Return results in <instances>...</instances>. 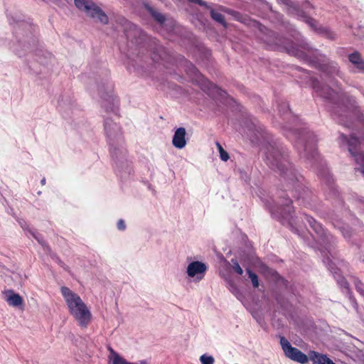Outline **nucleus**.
I'll use <instances>...</instances> for the list:
<instances>
[{
  "label": "nucleus",
  "instance_id": "obj_8",
  "mask_svg": "<svg viewBox=\"0 0 364 364\" xmlns=\"http://www.w3.org/2000/svg\"><path fill=\"white\" fill-rule=\"evenodd\" d=\"M124 35L128 40V62L127 66L129 70H137V61L141 60L139 56L141 49V45L144 40V35L141 30L135 24L129 21L125 22Z\"/></svg>",
  "mask_w": 364,
  "mask_h": 364
},
{
  "label": "nucleus",
  "instance_id": "obj_3",
  "mask_svg": "<svg viewBox=\"0 0 364 364\" xmlns=\"http://www.w3.org/2000/svg\"><path fill=\"white\" fill-rule=\"evenodd\" d=\"M274 44L277 48L285 49L289 55L311 64L329 77L334 76L342 77L343 74L338 63L329 60L318 50L311 48L303 37L298 38V42L294 43L277 36Z\"/></svg>",
  "mask_w": 364,
  "mask_h": 364
},
{
  "label": "nucleus",
  "instance_id": "obj_17",
  "mask_svg": "<svg viewBox=\"0 0 364 364\" xmlns=\"http://www.w3.org/2000/svg\"><path fill=\"white\" fill-rule=\"evenodd\" d=\"M110 355H109V364H148L145 360H139L134 363L127 362L124 358L121 357L112 348H109Z\"/></svg>",
  "mask_w": 364,
  "mask_h": 364
},
{
  "label": "nucleus",
  "instance_id": "obj_28",
  "mask_svg": "<svg viewBox=\"0 0 364 364\" xmlns=\"http://www.w3.org/2000/svg\"><path fill=\"white\" fill-rule=\"evenodd\" d=\"M216 146L220 153V157L221 160L223 161H227L229 159L228 153L224 150L222 145L219 142H216Z\"/></svg>",
  "mask_w": 364,
  "mask_h": 364
},
{
  "label": "nucleus",
  "instance_id": "obj_5",
  "mask_svg": "<svg viewBox=\"0 0 364 364\" xmlns=\"http://www.w3.org/2000/svg\"><path fill=\"white\" fill-rule=\"evenodd\" d=\"M285 134L289 140L294 142V146L302 157L310 161L312 160L314 164H318L322 166V169L318 171V176L325 181L329 193L336 195L337 191L333 184V179L328 168H323L322 160L317 152L316 148L317 140L314 134L306 128H304L302 130L289 129Z\"/></svg>",
  "mask_w": 364,
  "mask_h": 364
},
{
  "label": "nucleus",
  "instance_id": "obj_9",
  "mask_svg": "<svg viewBox=\"0 0 364 364\" xmlns=\"http://www.w3.org/2000/svg\"><path fill=\"white\" fill-rule=\"evenodd\" d=\"M35 26L31 22L20 21H17L16 28V43L13 44V50L19 56L23 54V51L31 50L37 43L35 35Z\"/></svg>",
  "mask_w": 364,
  "mask_h": 364
},
{
  "label": "nucleus",
  "instance_id": "obj_22",
  "mask_svg": "<svg viewBox=\"0 0 364 364\" xmlns=\"http://www.w3.org/2000/svg\"><path fill=\"white\" fill-rule=\"evenodd\" d=\"M331 220L333 225L341 230L344 237L347 239L350 238L351 235L348 234V227L346 228L341 222H340V220L337 218L336 215H332Z\"/></svg>",
  "mask_w": 364,
  "mask_h": 364
},
{
  "label": "nucleus",
  "instance_id": "obj_10",
  "mask_svg": "<svg viewBox=\"0 0 364 364\" xmlns=\"http://www.w3.org/2000/svg\"><path fill=\"white\" fill-rule=\"evenodd\" d=\"M277 1L287 6V13L289 14L304 21L311 28L318 31L319 33H324L326 38L330 39L335 38L336 35L333 32L328 31L326 28H317L316 21L308 16L306 13L300 9L298 3L294 2L291 0H277Z\"/></svg>",
  "mask_w": 364,
  "mask_h": 364
},
{
  "label": "nucleus",
  "instance_id": "obj_2",
  "mask_svg": "<svg viewBox=\"0 0 364 364\" xmlns=\"http://www.w3.org/2000/svg\"><path fill=\"white\" fill-rule=\"evenodd\" d=\"M266 164L271 168L279 171L286 191H291L292 196L304 205L309 204L308 198L311 192L303 183L299 175L289 161L286 149L277 141L269 143L264 152Z\"/></svg>",
  "mask_w": 364,
  "mask_h": 364
},
{
  "label": "nucleus",
  "instance_id": "obj_31",
  "mask_svg": "<svg viewBox=\"0 0 364 364\" xmlns=\"http://www.w3.org/2000/svg\"><path fill=\"white\" fill-rule=\"evenodd\" d=\"M200 361L202 364H214L215 359L212 355L203 354L200 357Z\"/></svg>",
  "mask_w": 364,
  "mask_h": 364
},
{
  "label": "nucleus",
  "instance_id": "obj_33",
  "mask_svg": "<svg viewBox=\"0 0 364 364\" xmlns=\"http://www.w3.org/2000/svg\"><path fill=\"white\" fill-rule=\"evenodd\" d=\"M18 222L20 226L23 229V230L27 231V234H28V230L31 229L28 228V225L27 224V223L23 219L18 220ZM27 235L29 236L28 235Z\"/></svg>",
  "mask_w": 364,
  "mask_h": 364
},
{
  "label": "nucleus",
  "instance_id": "obj_29",
  "mask_svg": "<svg viewBox=\"0 0 364 364\" xmlns=\"http://www.w3.org/2000/svg\"><path fill=\"white\" fill-rule=\"evenodd\" d=\"M355 287L363 296H364V284L358 278H353Z\"/></svg>",
  "mask_w": 364,
  "mask_h": 364
},
{
  "label": "nucleus",
  "instance_id": "obj_24",
  "mask_svg": "<svg viewBox=\"0 0 364 364\" xmlns=\"http://www.w3.org/2000/svg\"><path fill=\"white\" fill-rule=\"evenodd\" d=\"M28 234L29 235L34 237L38 241V242L40 245H41L44 248L48 250L49 249L48 246L46 245L45 240H43V236L41 234L33 230H28Z\"/></svg>",
  "mask_w": 364,
  "mask_h": 364
},
{
  "label": "nucleus",
  "instance_id": "obj_27",
  "mask_svg": "<svg viewBox=\"0 0 364 364\" xmlns=\"http://www.w3.org/2000/svg\"><path fill=\"white\" fill-rule=\"evenodd\" d=\"M246 271L249 276V278L251 279L252 286L255 288L258 287H259V280H258L257 275L255 273H254L253 272H252L250 269H247Z\"/></svg>",
  "mask_w": 364,
  "mask_h": 364
},
{
  "label": "nucleus",
  "instance_id": "obj_23",
  "mask_svg": "<svg viewBox=\"0 0 364 364\" xmlns=\"http://www.w3.org/2000/svg\"><path fill=\"white\" fill-rule=\"evenodd\" d=\"M204 90L208 92L209 95H214L215 93H218L220 95H223L222 91L218 87H217L215 85L213 84L208 80H204ZM225 94V92H224Z\"/></svg>",
  "mask_w": 364,
  "mask_h": 364
},
{
  "label": "nucleus",
  "instance_id": "obj_13",
  "mask_svg": "<svg viewBox=\"0 0 364 364\" xmlns=\"http://www.w3.org/2000/svg\"><path fill=\"white\" fill-rule=\"evenodd\" d=\"M208 270V266L203 262L193 261L190 262L186 267V274L188 278L195 282L203 279Z\"/></svg>",
  "mask_w": 364,
  "mask_h": 364
},
{
  "label": "nucleus",
  "instance_id": "obj_38",
  "mask_svg": "<svg viewBox=\"0 0 364 364\" xmlns=\"http://www.w3.org/2000/svg\"><path fill=\"white\" fill-rule=\"evenodd\" d=\"M188 1L191 2L196 3L201 6H205L206 4L205 2L202 1L201 0H188Z\"/></svg>",
  "mask_w": 364,
  "mask_h": 364
},
{
  "label": "nucleus",
  "instance_id": "obj_19",
  "mask_svg": "<svg viewBox=\"0 0 364 364\" xmlns=\"http://www.w3.org/2000/svg\"><path fill=\"white\" fill-rule=\"evenodd\" d=\"M309 356L314 364H335L326 355L321 354L316 351H310Z\"/></svg>",
  "mask_w": 364,
  "mask_h": 364
},
{
  "label": "nucleus",
  "instance_id": "obj_25",
  "mask_svg": "<svg viewBox=\"0 0 364 364\" xmlns=\"http://www.w3.org/2000/svg\"><path fill=\"white\" fill-rule=\"evenodd\" d=\"M186 63L187 67L186 70L188 74L193 75L198 78H203V77L200 75L198 69L191 63L186 61Z\"/></svg>",
  "mask_w": 364,
  "mask_h": 364
},
{
  "label": "nucleus",
  "instance_id": "obj_15",
  "mask_svg": "<svg viewBox=\"0 0 364 364\" xmlns=\"http://www.w3.org/2000/svg\"><path fill=\"white\" fill-rule=\"evenodd\" d=\"M248 130L255 136V140L259 141L260 139H265L266 132L262 125L254 117L250 119V124L247 125Z\"/></svg>",
  "mask_w": 364,
  "mask_h": 364
},
{
  "label": "nucleus",
  "instance_id": "obj_37",
  "mask_svg": "<svg viewBox=\"0 0 364 364\" xmlns=\"http://www.w3.org/2000/svg\"><path fill=\"white\" fill-rule=\"evenodd\" d=\"M349 299H350V302H351V304H352L353 306L355 309H357V306H358V304H357V302H356V301H355V299L353 296L350 295V296H349Z\"/></svg>",
  "mask_w": 364,
  "mask_h": 364
},
{
  "label": "nucleus",
  "instance_id": "obj_7",
  "mask_svg": "<svg viewBox=\"0 0 364 364\" xmlns=\"http://www.w3.org/2000/svg\"><path fill=\"white\" fill-rule=\"evenodd\" d=\"M60 291L70 315L81 328H86L92 320V314L90 309L80 296L69 288L62 287Z\"/></svg>",
  "mask_w": 364,
  "mask_h": 364
},
{
  "label": "nucleus",
  "instance_id": "obj_6",
  "mask_svg": "<svg viewBox=\"0 0 364 364\" xmlns=\"http://www.w3.org/2000/svg\"><path fill=\"white\" fill-rule=\"evenodd\" d=\"M105 131L108 139L112 158L115 162L118 172L123 167L129 168L126 159L127 150L124 146L120 127L111 119L105 121Z\"/></svg>",
  "mask_w": 364,
  "mask_h": 364
},
{
  "label": "nucleus",
  "instance_id": "obj_14",
  "mask_svg": "<svg viewBox=\"0 0 364 364\" xmlns=\"http://www.w3.org/2000/svg\"><path fill=\"white\" fill-rule=\"evenodd\" d=\"M146 9L151 14V16L164 28H166L168 33L174 32L176 30L175 22L172 19H167L166 16L154 9L153 7L148 4L144 5Z\"/></svg>",
  "mask_w": 364,
  "mask_h": 364
},
{
  "label": "nucleus",
  "instance_id": "obj_34",
  "mask_svg": "<svg viewBox=\"0 0 364 364\" xmlns=\"http://www.w3.org/2000/svg\"><path fill=\"white\" fill-rule=\"evenodd\" d=\"M118 230L123 231L126 229V224L124 220L120 219L118 220L117 224Z\"/></svg>",
  "mask_w": 364,
  "mask_h": 364
},
{
  "label": "nucleus",
  "instance_id": "obj_26",
  "mask_svg": "<svg viewBox=\"0 0 364 364\" xmlns=\"http://www.w3.org/2000/svg\"><path fill=\"white\" fill-rule=\"evenodd\" d=\"M210 16H211L213 20H215L216 22L225 26L224 16L221 13H220L219 11H218L215 9H211L210 10Z\"/></svg>",
  "mask_w": 364,
  "mask_h": 364
},
{
  "label": "nucleus",
  "instance_id": "obj_39",
  "mask_svg": "<svg viewBox=\"0 0 364 364\" xmlns=\"http://www.w3.org/2000/svg\"><path fill=\"white\" fill-rule=\"evenodd\" d=\"M46 178H42V179H41V185H42V186H44V185L46 184Z\"/></svg>",
  "mask_w": 364,
  "mask_h": 364
},
{
  "label": "nucleus",
  "instance_id": "obj_11",
  "mask_svg": "<svg viewBox=\"0 0 364 364\" xmlns=\"http://www.w3.org/2000/svg\"><path fill=\"white\" fill-rule=\"evenodd\" d=\"M280 200L277 202V206H270L269 210L272 215L277 218L286 220L291 226L293 230L300 235L299 230L294 227L296 225L295 220L291 214V207L289 205L291 203V200L289 198H285L284 194L279 196Z\"/></svg>",
  "mask_w": 364,
  "mask_h": 364
},
{
  "label": "nucleus",
  "instance_id": "obj_21",
  "mask_svg": "<svg viewBox=\"0 0 364 364\" xmlns=\"http://www.w3.org/2000/svg\"><path fill=\"white\" fill-rule=\"evenodd\" d=\"M36 56L37 57V60L43 65H47L49 62H51L53 60V55L50 53L47 50H44L42 49H38L36 50Z\"/></svg>",
  "mask_w": 364,
  "mask_h": 364
},
{
  "label": "nucleus",
  "instance_id": "obj_32",
  "mask_svg": "<svg viewBox=\"0 0 364 364\" xmlns=\"http://www.w3.org/2000/svg\"><path fill=\"white\" fill-rule=\"evenodd\" d=\"M231 262L232 264V269H233V270L236 273H237L238 274L242 275V273H243V270H242V267H240V265L239 264V263L237 261V259H231Z\"/></svg>",
  "mask_w": 364,
  "mask_h": 364
},
{
  "label": "nucleus",
  "instance_id": "obj_4",
  "mask_svg": "<svg viewBox=\"0 0 364 364\" xmlns=\"http://www.w3.org/2000/svg\"><path fill=\"white\" fill-rule=\"evenodd\" d=\"M303 215L304 220L308 223L315 232V235L310 234L312 237V241L307 239L306 242L309 246L320 251L323 258V262L333 274L338 284L341 287L348 291V284L346 279L341 275V269L334 267L335 262L337 261L336 252L335 250L336 239L331 235L327 233L322 225L314 218L306 214H304Z\"/></svg>",
  "mask_w": 364,
  "mask_h": 364
},
{
  "label": "nucleus",
  "instance_id": "obj_30",
  "mask_svg": "<svg viewBox=\"0 0 364 364\" xmlns=\"http://www.w3.org/2000/svg\"><path fill=\"white\" fill-rule=\"evenodd\" d=\"M279 112L281 114H291V112L289 109V105L286 102H282L279 105Z\"/></svg>",
  "mask_w": 364,
  "mask_h": 364
},
{
  "label": "nucleus",
  "instance_id": "obj_40",
  "mask_svg": "<svg viewBox=\"0 0 364 364\" xmlns=\"http://www.w3.org/2000/svg\"><path fill=\"white\" fill-rule=\"evenodd\" d=\"M355 221L358 224H359V223H360V222H359V220H358V219H355Z\"/></svg>",
  "mask_w": 364,
  "mask_h": 364
},
{
  "label": "nucleus",
  "instance_id": "obj_20",
  "mask_svg": "<svg viewBox=\"0 0 364 364\" xmlns=\"http://www.w3.org/2000/svg\"><path fill=\"white\" fill-rule=\"evenodd\" d=\"M349 61L353 64L360 72L364 73V60L360 54L355 51L348 55Z\"/></svg>",
  "mask_w": 364,
  "mask_h": 364
},
{
  "label": "nucleus",
  "instance_id": "obj_18",
  "mask_svg": "<svg viewBox=\"0 0 364 364\" xmlns=\"http://www.w3.org/2000/svg\"><path fill=\"white\" fill-rule=\"evenodd\" d=\"M5 300L9 306L14 307H18L23 304V299L21 296L15 293L12 290H8L4 292Z\"/></svg>",
  "mask_w": 364,
  "mask_h": 364
},
{
  "label": "nucleus",
  "instance_id": "obj_12",
  "mask_svg": "<svg viewBox=\"0 0 364 364\" xmlns=\"http://www.w3.org/2000/svg\"><path fill=\"white\" fill-rule=\"evenodd\" d=\"M280 344L284 355L291 360L305 364L309 360V357L298 348L291 346L289 341L284 336L280 337Z\"/></svg>",
  "mask_w": 364,
  "mask_h": 364
},
{
  "label": "nucleus",
  "instance_id": "obj_1",
  "mask_svg": "<svg viewBox=\"0 0 364 364\" xmlns=\"http://www.w3.org/2000/svg\"><path fill=\"white\" fill-rule=\"evenodd\" d=\"M311 84L313 90L318 96L337 105L338 110L333 111V115L338 123L347 127H353L354 122L360 126V133L364 140V111L355 97L343 92L338 82L331 81L335 89L321 85L316 79H312ZM339 140L340 145L348 148L358 166L355 171H359L364 177V151L360 141L354 136L348 137L343 134L340 135ZM353 203L358 208L364 211V198L357 197Z\"/></svg>",
  "mask_w": 364,
  "mask_h": 364
},
{
  "label": "nucleus",
  "instance_id": "obj_36",
  "mask_svg": "<svg viewBox=\"0 0 364 364\" xmlns=\"http://www.w3.org/2000/svg\"><path fill=\"white\" fill-rule=\"evenodd\" d=\"M229 289L234 294L237 291L236 285L232 282H229Z\"/></svg>",
  "mask_w": 364,
  "mask_h": 364
},
{
  "label": "nucleus",
  "instance_id": "obj_35",
  "mask_svg": "<svg viewBox=\"0 0 364 364\" xmlns=\"http://www.w3.org/2000/svg\"><path fill=\"white\" fill-rule=\"evenodd\" d=\"M14 276L12 277L13 279L18 283H21L22 281V276L19 274H13Z\"/></svg>",
  "mask_w": 364,
  "mask_h": 364
},
{
  "label": "nucleus",
  "instance_id": "obj_16",
  "mask_svg": "<svg viewBox=\"0 0 364 364\" xmlns=\"http://www.w3.org/2000/svg\"><path fill=\"white\" fill-rule=\"evenodd\" d=\"M186 136V131L185 128H177L174 132L172 139L173 146L179 149L184 148L187 144Z\"/></svg>",
  "mask_w": 364,
  "mask_h": 364
}]
</instances>
